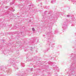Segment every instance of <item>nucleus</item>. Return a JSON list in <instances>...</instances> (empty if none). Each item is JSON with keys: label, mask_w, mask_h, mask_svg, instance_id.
Wrapping results in <instances>:
<instances>
[{"label": "nucleus", "mask_w": 76, "mask_h": 76, "mask_svg": "<svg viewBox=\"0 0 76 76\" xmlns=\"http://www.w3.org/2000/svg\"><path fill=\"white\" fill-rule=\"evenodd\" d=\"M14 68H15V69H17V68H16V66H14Z\"/></svg>", "instance_id": "6"}, {"label": "nucleus", "mask_w": 76, "mask_h": 76, "mask_svg": "<svg viewBox=\"0 0 76 76\" xmlns=\"http://www.w3.org/2000/svg\"><path fill=\"white\" fill-rule=\"evenodd\" d=\"M31 49H32V48H31Z\"/></svg>", "instance_id": "11"}, {"label": "nucleus", "mask_w": 76, "mask_h": 76, "mask_svg": "<svg viewBox=\"0 0 76 76\" xmlns=\"http://www.w3.org/2000/svg\"><path fill=\"white\" fill-rule=\"evenodd\" d=\"M32 69H33L32 68H31V71H32Z\"/></svg>", "instance_id": "9"}, {"label": "nucleus", "mask_w": 76, "mask_h": 76, "mask_svg": "<svg viewBox=\"0 0 76 76\" xmlns=\"http://www.w3.org/2000/svg\"><path fill=\"white\" fill-rule=\"evenodd\" d=\"M13 4V3H11L10 4V5H12V4Z\"/></svg>", "instance_id": "7"}, {"label": "nucleus", "mask_w": 76, "mask_h": 76, "mask_svg": "<svg viewBox=\"0 0 76 76\" xmlns=\"http://www.w3.org/2000/svg\"><path fill=\"white\" fill-rule=\"evenodd\" d=\"M11 63L12 65H14V64H15V63H13V62H11Z\"/></svg>", "instance_id": "4"}, {"label": "nucleus", "mask_w": 76, "mask_h": 76, "mask_svg": "<svg viewBox=\"0 0 76 76\" xmlns=\"http://www.w3.org/2000/svg\"><path fill=\"white\" fill-rule=\"evenodd\" d=\"M22 66L23 67H24V66H23V65H22Z\"/></svg>", "instance_id": "10"}, {"label": "nucleus", "mask_w": 76, "mask_h": 76, "mask_svg": "<svg viewBox=\"0 0 76 76\" xmlns=\"http://www.w3.org/2000/svg\"><path fill=\"white\" fill-rule=\"evenodd\" d=\"M32 30L33 31H35V29H34V28H32Z\"/></svg>", "instance_id": "5"}, {"label": "nucleus", "mask_w": 76, "mask_h": 76, "mask_svg": "<svg viewBox=\"0 0 76 76\" xmlns=\"http://www.w3.org/2000/svg\"><path fill=\"white\" fill-rule=\"evenodd\" d=\"M66 25H63L62 26V28L63 29H64V28H66Z\"/></svg>", "instance_id": "2"}, {"label": "nucleus", "mask_w": 76, "mask_h": 76, "mask_svg": "<svg viewBox=\"0 0 76 76\" xmlns=\"http://www.w3.org/2000/svg\"><path fill=\"white\" fill-rule=\"evenodd\" d=\"M55 3V2L54 1H51V3Z\"/></svg>", "instance_id": "3"}, {"label": "nucleus", "mask_w": 76, "mask_h": 76, "mask_svg": "<svg viewBox=\"0 0 76 76\" xmlns=\"http://www.w3.org/2000/svg\"><path fill=\"white\" fill-rule=\"evenodd\" d=\"M69 16H70L69 15H67V17H69Z\"/></svg>", "instance_id": "8"}, {"label": "nucleus", "mask_w": 76, "mask_h": 76, "mask_svg": "<svg viewBox=\"0 0 76 76\" xmlns=\"http://www.w3.org/2000/svg\"><path fill=\"white\" fill-rule=\"evenodd\" d=\"M50 65H51L52 66H54V62H50Z\"/></svg>", "instance_id": "1"}]
</instances>
